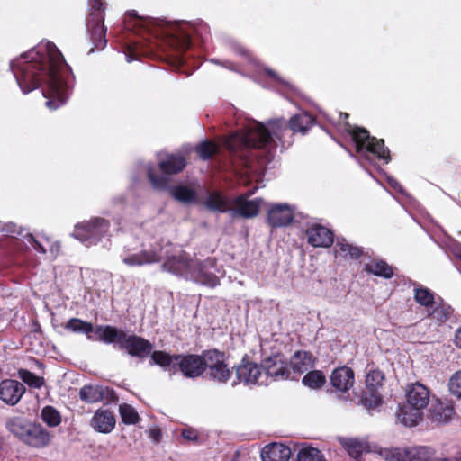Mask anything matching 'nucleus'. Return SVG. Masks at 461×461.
Returning <instances> with one entry per match:
<instances>
[{"mask_svg": "<svg viewBox=\"0 0 461 461\" xmlns=\"http://www.w3.org/2000/svg\"><path fill=\"white\" fill-rule=\"evenodd\" d=\"M25 386L17 380L6 379L0 383V399L8 405L19 402L25 393Z\"/></svg>", "mask_w": 461, "mask_h": 461, "instance_id": "18", "label": "nucleus"}, {"mask_svg": "<svg viewBox=\"0 0 461 461\" xmlns=\"http://www.w3.org/2000/svg\"><path fill=\"white\" fill-rule=\"evenodd\" d=\"M365 270L370 274L384 278H391L393 276V269L383 259H375L365 265Z\"/></svg>", "mask_w": 461, "mask_h": 461, "instance_id": "32", "label": "nucleus"}, {"mask_svg": "<svg viewBox=\"0 0 461 461\" xmlns=\"http://www.w3.org/2000/svg\"><path fill=\"white\" fill-rule=\"evenodd\" d=\"M455 344L461 348V327L456 332Z\"/></svg>", "mask_w": 461, "mask_h": 461, "instance_id": "55", "label": "nucleus"}, {"mask_svg": "<svg viewBox=\"0 0 461 461\" xmlns=\"http://www.w3.org/2000/svg\"><path fill=\"white\" fill-rule=\"evenodd\" d=\"M387 183L389 184V185L393 188L394 190L403 194L404 191L402 189V187L400 185V184L397 182L396 179H394L393 177L392 176H387Z\"/></svg>", "mask_w": 461, "mask_h": 461, "instance_id": "52", "label": "nucleus"}, {"mask_svg": "<svg viewBox=\"0 0 461 461\" xmlns=\"http://www.w3.org/2000/svg\"><path fill=\"white\" fill-rule=\"evenodd\" d=\"M115 417L107 409H99L93 415L90 425L97 432L110 433L115 427Z\"/></svg>", "mask_w": 461, "mask_h": 461, "instance_id": "22", "label": "nucleus"}, {"mask_svg": "<svg viewBox=\"0 0 461 461\" xmlns=\"http://www.w3.org/2000/svg\"><path fill=\"white\" fill-rule=\"evenodd\" d=\"M110 394V390L102 385H85L80 389V399L87 403H95L104 400Z\"/></svg>", "mask_w": 461, "mask_h": 461, "instance_id": "27", "label": "nucleus"}, {"mask_svg": "<svg viewBox=\"0 0 461 461\" xmlns=\"http://www.w3.org/2000/svg\"><path fill=\"white\" fill-rule=\"evenodd\" d=\"M151 360L165 370L175 372L176 367H178L185 376L195 378L204 372L205 352L203 356H184L169 355L164 351H154L151 355Z\"/></svg>", "mask_w": 461, "mask_h": 461, "instance_id": "7", "label": "nucleus"}, {"mask_svg": "<svg viewBox=\"0 0 461 461\" xmlns=\"http://www.w3.org/2000/svg\"><path fill=\"white\" fill-rule=\"evenodd\" d=\"M89 14L86 20L87 32L94 48L103 50L107 43L104 24V8L101 0H88Z\"/></svg>", "mask_w": 461, "mask_h": 461, "instance_id": "8", "label": "nucleus"}, {"mask_svg": "<svg viewBox=\"0 0 461 461\" xmlns=\"http://www.w3.org/2000/svg\"><path fill=\"white\" fill-rule=\"evenodd\" d=\"M236 378L239 383L246 385L266 384V375H263L262 366L251 362L242 363L237 366Z\"/></svg>", "mask_w": 461, "mask_h": 461, "instance_id": "14", "label": "nucleus"}, {"mask_svg": "<svg viewBox=\"0 0 461 461\" xmlns=\"http://www.w3.org/2000/svg\"><path fill=\"white\" fill-rule=\"evenodd\" d=\"M237 51L241 55H247V50L241 47H240Z\"/></svg>", "mask_w": 461, "mask_h": 461, "instance_id": "57", "label": "nucleus"}, {"mask_svg": "<svg viewBox=\"0 0 461 461\" xmlns=\"http://www.w3.org/2000/svg\"><path fill=\"white\" fill-rule=\"evenodd\" d=\"M453 313L450 305L445 303H438L429 313V316L438 322H445Z\"/></svg>", "mask_w": 461, "mask_h": 461, "instance_id": "38", "label": "nucleus"}, {"mask_svg": "<svg viewBox=\"0 0 461 461\" xmlns=\"http://www.w3.org/2000/svg\"><path fill=\"white\" fill-rule=\"evenodd\" d=\"M422 411L409 407L408 403L399 407L396 412L397 422L406 427L417 426L422 420Z\"/></svg>", "mask_w": 461, "mask_h": 461, "instance_id": "26", "label": "nucleus"}, {"mask_svg": "<svg viewBox=\"0 0 461 461\" xmlns=\"http://www.w3.org/2000/svg\"><path fill=\"white\" fill-rule=\"evenodd\" d=\"M162 251L163 245L155 241V243L141 244L138 250L125 248L121 258L128 267H142L160 262L163 258Z\"/></svg>", "mask_w": 461, "mask_h": 461, "instance_id": "10", "label": "nucleus"}, {"mask_svg": "<svg viewBox=\"0 0 461 461\" xmlns=\"http://www.w3.org/2000/svg\"><path fill=\"white\" fill-rule=\"evenodd\" d=\"M95 333L101 341L107 344L117 342L119 348H121L122 340H123L125 335L123 330L113 326H98Z\"/></svg>", "mask_w": 461, "mask_h": 461, "instance_id": "29", "label": "nucleus"}, {"mask_svg": "<svg viewBox=\"0 0 461 461\" xmlns=\"http://www.w3.org/2000/svg\"><path fill=\"white\" fill-rule=\"evenodd\" d=\"M10 69L23 94L41 89L45 104L55 110L68 99L75 77L56 45L42 41L11 60Z\"/></svg>", "mask_w": 461, "mask_h": 461, "instance_id": "1", "label": "nucleus"}, {"mask_svg": "<svg viewBox=\"0 0 461 461\" xmlns=\"http://www.w3.org/2000/svg\"><path fill=\"white\" fill-rule=\"evenodd\" d=\"M448 388L450 393L461 398V370L456 371L449 379Z\"/></svg>", "mask_w": 461, "mask_h": 461, "instance_id": "47", "label": "nucleus"}, {"mask_svg": "<svg viewBox=\"0 0 461 461\" xmlns=\"http://www.w3.org/2000/svg\"><path fill=\"white\" fill-rule=\"evenodd\" d=\"M22 231L20 228L12 221L4 222L0 221V235L1 236H9L14 234H21Z\"/></svg>", "mask_w": 461, "mask_h": 461, "instance_id": "48", "label": "nucleus"}, {"mask_svg": "<svg viewBox=\"0 0 461 461\" xmlns=\"http://www.w3.org/2000/svg\"><path fill=\"white\" fill-rule=\"evenodd\" d=\"M31 423V421L23 417L14 416L6 420L5 428L11 434L21 441Z\"/></svg>", "mask_w": 461, "mask_h": 461, "instance_id": "31", "label": "nucleus"}, {"mask_svg": "<svg viewBox=\"0 0 461 461\" xmlns=\"http://www.w3.org/2000/svg\"><path fill=\"white\" fill-rule=\"evenodd\" d=\"M406 402L409 407L422 411L430 400V392L420 383H412L405 390Z\"/></svg>", "mask_w": 461, "mask_h": 461, "instance_id": "15", "label": "nucleus"}, {"mask_svg": "<svg viewBox=\"0 0 461 461\" xmlns=\"http://www.w3.org/2000/svg\"><path fill=\"white\" fill-rule=\"evenodd\" d=\"M127 32L118 39L123 48V53L127 62L137 59L140 42L131 41L129 33L140 36H151L156 40L166 41L171 48L184 51L191 45V37L197 32V28L185 21L167 22L150 17H142L136 11H130L124 20Z\"/></svg>", "mask_w": 461, "mask_h": 461, "instance_id": "3", "label": "nucleus"}, {"mask_svg": "<svg viewBox=\"0 0 461 461\" xmlns=\"http://www.w3.org/2000/svg\"><path fill=\"white\" fill-rule=\"evenodd\" d=\"M346 448L350 456L356 460H360L363 452L366 449V446L355 439H349L346 443Z\"/></svg>", "mask_w": 461, "mask_h": 461, "instance_id": "45", "label": "nucleus"}, {"mask_svg": "<svg viewBox=\"0 0 461 461\" xmlns=\"http://www.w3.org/2000/svg\"><path fill=\"white\" fill-rule=\"evenodd\" d=\"M288 366L291 375H294L293 380H295L303 373L308 372L313 367L312 356L306 351H297L291 357Z\"/></svg>", "mask_w": 461, "mask_h": 461, "instance_id": "23", "label": "nucleus"}, {"mask_svg": "<svg viewBox=\"0 0 461 461\" xmlns=\"http://www.w3.org/2000/svg\"><path fill=\"white\" fill-rule=\"evenodd\" d=\"M158 435H159V432H158V431H153V438H154L155 439H158Z\"/></svg>", "mask_w": 461, "mask_h": 461, "instance_id": "58", "label": "nucleus"}, {"mask_svg": "<svg viewBox=\"0 0 461 461\" xmlns=\"http://www.w3.org/2000/svg\"><path fill=\"white\" fill-rule=\"evenodd\" d=\"M19 377L23 382L34 388H41L43 384V378L37 376L26 369L19 370Z\"/></svg>", "mask_w": 461, "mask_h": 461, "instance_id": "44", "label": "nucleus"}, {"mask_svg": "<svg viewBox=\"0 0 461 461\" xmlns=\"http://www.w3.org/2000/svg\"><path fill=\"white\" fill-rule=\"evenodd\" d=\"M453 415L454 408L452 405L439 400H436L431 404L429 418L434 423L446 424L452 420Z\"/></svg>", "mask_w": 461, "mask_h": 461, "instance_id": "24", "label": "nucleus"}, {"mask_svg": "<svg viewBox=\"0 0 461 461\" xmlns=\"http://www.w3.org/2000/svg\"><path fill=\"white\" fill-rule=\"evenodd\" d=\"M50 440L49 431L41 425L32 422L21 441L30 447L41 448L47 446Z\"/></svg>", "mask_w": 461, "mask_h": 461, "instance_id": "20", "label": "nucleus"}, {"mask_svg": "<svg viewBox=\"0 0 461 461\" xmlns=\"http://www.w3.org/2000/svg\"><path fill=\"white\" fill-rule=\"evenodd\" d=\"M266 72L279 85L287 86L288 88L292 89V86L285 82L283 79H281L273 70L266 69Z\"/></svg>", "mask_w": 461, "mask_h": 461, "instance_id": "51", "label": "nucleus"}, {"mask_svg": "<svg viewBox=\"0 0 461 461\" xmlns=\"http://www.w3.org/2000/svg\"><path fill=\"white\" fill-rule=\"evenodd\" d=\"M432 452L433 453L430 455V456L427 460H422V461H457L456 458L435 457L436 450L433 447H432Z\"/></svg>", "mask_w": 461, "mask_h": 461, "instance_id": "53", "label": "nucleus"}, {"mask_svg": "<svg viewBox=\"0 0 461 461\" xmlns=\"http://www.w3.org/2000/svg\"><path fill=\"white\" fill-rule=\"evenodd\" d=\"M414 299L421 306L429 308L435 303V294L429 288L414 284Z\"/></svg>", "mask_w": 461, "mask_h": 461, "instance_id": "34", "label": "nucleus"}, {"mask_svg": "<svg viewBox=\"0 0 461 461\" xmlns=\"http://www.w3.org/2000/svg\"><path fill=\"white\" fill-rule=\"evenodd\" d=\"M294 220V208L287 203H277L270 207L267 212V223L273 227H284Z\"/></svg>", "mask_w": 461, "mask_h": 461, "instance_id": "17", "label": "nucleus"}, {"mask_svg": "<svg viewBox=\"0 0 461 461\" xmlns=\"http://www.w3.org/2000/svg\"><path fill=\"white\" fill-rule=\"evenodd\" d=\"M306 237L308 243L316 248H328L334 242L333 232L321 224L310 226L306 230Z\"/></svg>", "mask_w": 461, "mask_h": 461, "instance_id": "19", "label": "nucleus"}, {"mask_svg": "<svg viewBox=\"0 0 461 461\" xmlns=\"http://www.w3.org/2000/svg\"><path fill=\"white\" fill-rule=\"evenodd\" d=\"M65 328L76 332L88 334L93 330V325L77 318L70 319L65 325Z\"/></svg>", "mask_w": 461, "mask_h": 461, "instance_id": "39", "label": "nucleus"}, {"mask_svg": "<svg viewBox=\"0 0 461 461\" xmlns=\"http://www.w3.org/2000/svg\"><path fill=\"white\" fill-rule=\"evenodd\" d=\"M336 253L342 256H350L352 258H357L361 255L359 248L349 244L345 239H338L335 245Z\"/></svg>", "mask_w": 461, "mask_h": 461, "instance_id": "36", "label": "nucleus"}, {"mask_svg": "<svg viewBox=\"0 0 461 461\" xmlns=\"http://www.w3.org/2000/svg\"><path fill=\"white\" fill-rule=\"evenodd\" d=\"M161 269L176 276L210 287L219 285V279L212 269H215L214 258H207L201 262L167 243L163 246Z\"/></svg>", "mask_w": 461, "mask_h": 461, "instance_id": "4", "label": "nucleus"}, {"mask_svg": "<svg viewBox=\"0 0 461 461\" xmlns=\"http://www.w3.org/2000/svg\"><path fill=\"white\" fill-rule=\"evenodd\" d=\"M182 436L185 439H186L188 441H194L197 439V437H198L196 430H194L191 428L183 429Z\"/></svg>", "mask_w": 461, "mask_h": 461, "instance_id": "50", "label": "nucleus"}, {"mask_svg": "<svg viewBox=\"0 0 461 461\" xmlns=\"http://www.w3.org/2000/svg\"><path fill=\"white\" fill-rule=\"evenodd\" d=\"M313 124V118L307 113L294 115L289 124L284 119L268 122V127L252 121L240 131L226 138L223 144L231 152L246 149H264L267 150V160L273 157V150L277 147L276 140L282 148L292 145L294 133L304 135Z\"/></svg>", "mask_w": 461, "mask_h": 461, "instance_id": "2", "label": "nucleus"}, {"mask_svg": "<svg viewBox=\"0 0 461 461\" xmlns=\"http://www.w3.org/2000/svg\"><path fill=\"white\" fill-rule=\"evenodd\" d=\"M110 221L103 217H93L75 226L73 236L86 247L96 245L108 236Z\"/></svg>", "mask_w": 461, "mask_h": 461, "instance_id": "9", "label": "nucleus"}, {"mask_svg": "<svg viewBox=\"0 0 461 461\" xmlns=\"http://www.w3.org/2000/svg\"><path fill=\"white\" fill-rule=\"evenodd\" d=\"M432 453V447L428 446L391 447L380 451V455L388 461H422L427 460Z\"/></svg>", "mask_w": 461, "mask_h": 461, "instance_id": "12", "label": "nucleus"}, {"mask_svg": "<svg viewBox=\"0 0 461 461\" xmlns=\"http://www.w3.org/2000/svg\"><path fill=\"white\" fill-rule=\"evenodd\" d=\"M458 257H459V258H460V259H461V250H460V253L458 254Z\"/></svg>", "mask_w": 461, "mask_h": 461, "instance_id": "60", "label": "nucleus"}, {"mask_svg": "<svg viewBox=\"0 0 461 461\" xmlns=\"http://www.w3.org/2000/svg\"><path fill=\"white\" fill-rule=\"evenodd\" d=\"M119 412L122 422L125 424H136L140 419L138 411L127 403L120 405Z\"/></svg>", "mask_w": 461, "mask_h": 461, "instance_id": "40", "label": "nucleus"}, {"mask_svg": "<svg viewBox=\"0 0 461 461\" xmlns=\"http://www.w3.org/2000/svg\"><path fill=\"white\" fill-rule=\"evenodd\" d=\"M186 166L185 158L181 155H167L159 161L161 171L167 175L177 174Z\"/></svg>", "mask_w": 461, "mask_h": 461, "instance_id": "28", "label": "nucleus"}, {"mask_svg": "<svg viewBox=\"0 0 461 461\" xmlns=\"http://www.w3.org/2000/svg\"><path fill=\"white\" fill-rule=\"evenodd\" d=\"M263 375H266V384L271 381L294 379V375H291V370L288 364L282 355H274L263 360L262 364Z\"/></svg>", "mask_w": 461, "mask_h": 461, "instance_id": "13", "label": "nucleus"}, {"mask_svg": "<svg viewBox=\"0 0 461 461\" xmlns=\"http://www.w3.org/2000/svg\"><path fill=\"white\" fill-rule=\"evenodd\" d=\"M303 384L311 388V389H319L321 388L325 382L326 378L325 375L321 371L314 370V371H308L306 375L303 377L302 380Z\"/></svg>", "mask_w": 461, "mask_h": 461, "instance_id": "35", "label": "nucleus"}, {"mask_svg": "<svg viewBox=\"0 0 461 461\" xmlns=\"http://www.w3.org/2000/svg\"><path fill=\"white\" fill-rule=\"evenodd\" d=\"M195 150L202 159L206 160L218 151V146L215 143L204 141L199 144Z\"/></svg>", "mask_w": 461, "mask_h": 461, "instance_id": "42", "label": "nucleus"}, {"mask_svg": "<svg viewBox=\"0 0 461 461\" xmlns=\"http://www.w3.org/2000/svg\"><path fill=\"white\" fill-rule=\"evenodd\" d=\"M204 372L210 380L218 384H226L232 375V371L225 363L224 354L217 350L205 352Z\"/></svg>", "mask_w": 461, "mask_h": 461, "instance_id": "11", "label": "nucleus"}, {"mask_svg": "<svg viewBox=\"0 0 461 461\" xmlns=\"http://www.w3.org/2000/svg\"><path fill=\"white\" fill-rule=\"evenodd\" d=\"M113 203H124V198L122 196L115 197L113 199Z\"/></svg>", "mask_w": 461, "mask_h": 461, "instance_id": "56", "label": "nucleus"}, {"mask_svg": "<svg viewBox=\"0 0 461 461\" xmlns=\"http://www.w3.org/2000/svg\"><path fill=\"white\" fill-rule=\"evenodd\" d=\"M297 461H324V457L320 450L309 447L298 452Z\"/></svg>", "mask_w": 461, "mask_h": 461, "instance_id": "41", "label": "nucleus"}, {"mask_svg": "<svg viewBox=\"0 0 461 461\" xmlns=\"http://www.w3.org/2000/svg\"><path fill=\"white\" fill-rule=\"evenodd\" d=\"M147 174L154 189L165 190L167 188L168 178L167 176H156L149 165L147 167Z\"/></svg>", "mask_w": 461, "mask_h": 461, "instance_id": "43", "label": "nucleus"}, {"mask_svg": "<svg viewBox=\"0 0 461 461\" xmlns=\"http://www.w3.org/2000/svg\"><path fill=\"white\" fill-rule=\"evenodd\" d=\"M120 348L127 350L131 356L144 358L151 353L153 346L141 337L125 333Z\"/></svg>", "mask_w": 461, "mask_h": 461, "instance_id": "16", "label": "nucleus"}, {"mask_svg": "<svg viewBox=\"0 0 461 461\" xmlns=\"http://www.w3.org/2000/svg\"><path fill=\"white\" fill-rule=\"evenodd\" d=\"M348 117V113H339V121L344 123L343 131L350 136L359 158L370 163L378 159L387 164L390 161V151L384 147V140L371 137L364 128L350 125L346 122Z\"/></svg>", "mask_w": 461, "mask_h": 461, "instance_id": "5", "label": "nucleus"}, {"mask_svg": "<svg viewBox=\"0 0 461 461\" xmlns=\"http://www.w3.org/2000/svg\"><path fill=\"white\" fill-rule=\"evenodd\" d=\"M330 379L337 392L346 393L354 384V372L348 366L338 367L331 373Z\"/></svg>", "mask_w": 461, "mask_h": 461, "instance_id": "21", "label": "nucleus"}, {"mask_svg": "<svg viewBox=\"0 0 461 461\" xmlns=\"http://www.w3.org/2000/svg\"><path fill=\"white\" fill-rule=\"evenodd\" d=\"M289 447L281 443H272L261 451L262 461H288L291 456Z\"/></svg>", "mask_w": 461, "mask_h": 461, "instance_id": "25", "label": "nucleus"}, {"mask_svg": "<svg viewBox=\"0 0 461 461\" xmlns=\"http://www.w3.org/2000/svg\"><path fill=\"white\" fill-rule=\"evenodd\" d=\"M26 239L29 244L38 252L46 254L50 251V257L55 258L59 252L60 245L59 242H50L48 239L43 240H36L32 234H27Z\"/></svg>", "mask_w": 461, "mask_h": 461, "instance_id": "30", "label": "nucleus"}, {"mask_svg": "<svg viewBox=\"0 0 461 461\" xmlns=\"http://www.w3.org/2000/svg\"><path fill=\"white\" fill-rule=\"evenodd\" d=\"M169 194L183 203H194L196 200L195 190L182 185L169 187Z\"/></svg>", "mask_w": 461, "mask_h": 461, "instance_id": "33", "label": "nucleus"}, {"mask_svg": "<svg viewBox=\"0 0 461 461\" xmlns=\"http://www.w3.org/2000/svg\"><path fill=\"white\" fill-rule=\"evenodd\" d=\"M246 171L245 175L248 176V177L250 179L252 176L251 175L257 172V169H254L253 166L250 164L249 161H246Z\"/></svg>", "mask_w": 461, "mask_h": 461, "instance_id": "54", "label": "nucleus"}, {"mask_svg": "<svg viewBox=\"0 0 461 461\" xmlns=\"http://www.w3.org/2000/svg\"><path fill=\"white\" fill-rule=\"evenodd\" d=\"M254 194V190L229 200L219 192L207 194L204 205L207 209L219 212H230L231 217L253 218L258 215L263 203V200L256 198L249 200V196Z\"/></svg>", "mask_w": 461, "mask_h": 461, "instance_id": "6", "label": "nucleus"}, {"mask_svg": "<svg viewBox=\"0 0 461 461\" xmlns=\"http://www.w3.org/2000/svg\"><path fill=\"white\" fill-rule=\"evenodd\" d=\"M383 380L384 375L381 371L372 370L366 375V384L373 392L382 384Z\"/></svg>", "mask_w": 461, "mask_h": 461, "instance_id": "46", "label": "nucleus"}, {"mask_svg": "<svg viewBox=\"0 0 461 461\" xmlns=\"http://www.w3.org/2000/svg\"><path fill=\"white\" fill-rule=\"evenodd\" d=\"M362 404L367 409H375L381 404L380 397L372 391L369 394L366 393L361 399Z\"/></svg>", "mask_w": 461, "mask_h": 461, "instance_id": "49", "label": "nucleus"}, {"mask_svg": "<svg viewBox=\"0 0 461 461\" xmlns=\"http://www.w3.org/2000/svg\"><path fill=\"white\" fill-rule=\"evenodd\" d=\"M224 66H225V67H227L229 69H233V68H232V64H231V63H230V62H228V65H227V64H225Z\"/></svg>", "mask_w": 461, "mask_h": 461, "instance_id": "59", "label": "nucleus"}, {"mask_svg": "<svg viewBox=\"0 0 461 461\" xmlns=\"http://www.w3.org/2000/svg\"><path fill=\"white\" fill-rule=\"evenodd\" d=\"M41 417L49 427H57L61 422L59 412L52 406H45L41 410Z\"/></svg>", "mask_w": 461, "mask_h": 461, "instance_id": "37", "label": "nucleus"}]
</instances>
